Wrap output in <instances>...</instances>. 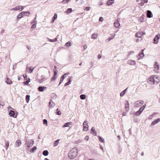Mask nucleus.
I'll use <instances>...</instances> for the list:
<instances>
[{
  "instance_id": "nucleus-57",
  "label": "nucleus",
  "mask_w": 160,
  "mask_h": 160,
  "mask_svg": "<svg viewBox=\"0 0 160 160\" xmlns=\"http://www.w3.org/2000/svg\"><path fill=\"white\" fill-rule=\"evenodd\" d=\"M140 1L143 3H147L148 1V0H140Z\"/></svg>"
},
{
  "instance_id": "nucleus-36",
  "label": "nucleus",
  "mask_w": 160,
  "mask_h": 160,
  "mask_svg": "<svg viewBox=\"0 0 160 160\" xmlns=\"http://www.w3.org/2000/svg\"><path fill=\"white\" fill-rule=\"evenodd\" d=\"M56 114L58 115H60L61 114V112L60 110L59 109L57 108V112H56Z\"/></svg>"
},
{
  "instance_id": "nucleus-1",
  "label": "nucleus",
  "mask_w": 160,
  "mask_h": 160,
  "mask_svg": "<svg viewBox=\"0 0 160 160\" xmlns=\"http://www.w3.org/2000/svg\"><path fill=\"white\" fill-rule=\"evenodd\" d=\"M78 152L77 148H72L70 150L68 154V156L71 159H74L77 155Z\"/></svg>"
},
{
  "instance_id": "nucleus-52",
  "label": "nucleus",
  "mask_w": 160,
  "mask_h": 160,
  "mask_svg": "<svg viewBox=\"0 0 160 160\" xmlns=\"http://www.w3.org/2000/svg\"><path fill=\"white\" fill-rule=\"evenodd\" d=\"M125 92L123 91L120 93V95L121 97L123 96L125 94Z\"/></svg>"
},
{
  "instance_id": "nucleus-6",
  "label": "nucleus",
  "mask_w": 160,
  "mask_h": 160,
  "mask_svg": "<svg viewBox=\"0 0 160 160\" xmlns=\"http://www.w3.org/2000/svg\"><path fill=\"white\" fill-rule=\"evenodd\" d=\"M9 115L10 117H13L14 118H16L17 116V114H15V112L12 110H10Z\"/></svg>"
},
{
  "instance_id": "nucleus-37",
  "label": "nucleus",
  "mask_w": 160,
  "mask_h": 160,
  "mask_svg": "<svg viewBox=\"0 0 160 160\" xmlns=\"http://www.w3.org/2000/svg\"><path fill=\"white\" fill-rule=\"evenodd\" d=\"M157 113H154L153 114H152L148 118L149 119H152V117H154V116L157 114Z\"/></svg>"
},
{
  "instance_id": "nucleus-51",
  "label": "nucleus",
  "mask_w": 160,
  "mask_h": 160,
  "mask_svg": "<svg viewBox=\"0 0 160 160\" xmlns=\"http://www.w3.org/2000/svg\"><path fill=\"white\" fill-rule=\"evenodd\" d=\"M41 77H42V76ZM47 79V78H42L41 79V82H43V81H44L45 80H46Z\"/></svg>"
},
{
  "instance_id": "nucleus-41",
  "label": "nucleus",
  "mask_w": 160,
  "mask_h": 160,
  "mask_svg": "<svg viewBox=\"0 0 160 160\" xmlns=\"http://www.w3.org/2000/svg\"><path fill=\"white\" fill-rule=\"evenodd\" d=\"M59 140H60L59 139H57V140H56L55 142L54 143V146H56L58 145Z\"/></svg>"
},
{
  "instance_id": "nucleus-30",
  "label": "nucleus",
  "mask_w": 160,
  "mask_h": 160,
  "mask_svg": "<svg viewBox=\"0 0 160 160\" xmlns=\"http://www.w3.org/2000/svg\"><path fill=\"white\" fill-rule=\"evenodd\" d=\"M98 34L96 33H93L92 36V38L95 39L97 38Z\"/></svg>"
},
{
  "instance_id": "nucleus-34",
  "label": "nucleus",
  "mask_w": 160,
  "mask_h": 160,
  "mask_svg": "<svg viewBox=\"0 0 160 160\" xmlns=\"http://www.w3.org/2000/svg\"><path fill=\"white\" fill-rule=\"evenodd\" d=\"M80 97L81 99L84 100L86 98V96L84 94H81L80 95Z\"/></svg>"
},
{
  "instance_id": "nucleus-25",
  "label": "nucleus",
  "mask_w": 160,
  "mask_h": 160,
  "mask_svg": "<svg viewBox=\"0 0 160 160\" xmlns=\"http://www.w3.org/2000/svg\"><path fill=\"white\" fill-rule=\"evenodd\" d=\"M6 82L7 84H11L12 83V82L9 78H7L6 80Z\"/></svg>"
},
{
  "instance_id": "nucleus-35",
  "label": "nucleus",
  "mask_w": 160,
  "mask_h": 160,
  "mask_svg": "<svg viewBox=\"0 0 160 160\" xmlns=\"http://www.w3.org/2000/svg\"><path fill=\"white\" fill-rule=\"evenodd\" d=\"M70 125H71V122H67L63 125V127H69Z\"/></svg>"
},
{
  "instance_id": "nucleus-23",
  "label": "nucleus",
  "mask_w": 160,
  "mask_h": 160,
  "mask_svg": "<svg viewBox=\"0 0 160 160\" xmlns=\"http://www.w3.org/2000/svg\"><path fill=\"white\" fill-rule=\"evenodd\" d=\"M154 76V84H157L160 82L159 80V79L156 76Z\"/></svg>"
},
{
  "instance_id": "nucleus-10",
  "label": "nucleus",
  "mask_w": 160,
  "mask_h": 160,
  "mask_svg": "<svg viewBox=\"0 0 160 160\" xmlns=\"http://www.w3.org/2000/svg\"><path fill=\"white\" fill-rule=\"evenodd\" d=\"M25 16V12H21L19 13L17 16V18L18 19H20L23 17Z\"/></svg>"
},
{
  "instance_id": "nucleus-45",
  "label": "nucleus",
  "mask_w": 160,
  "mask_h": 160,
  "mask_svg": "<svg viewBox=\"0 0 160 160\" xmlns=\"http://www.w3.org/2000/svg\"><path fill=\"white\" fill-rule=\"evenodd\" d=\"M65 45L68 47H70L71 45V43L69 41L65 44Z\"/></svg>"
},
{
  "instance_id": "nucleus-47",
  "label": "nucleus",
  "mask_w": 160,
  "mask_h": 160,
  "mask_svg": "<svg viewBox=\"0 0 160 160\" xmlns=\"http://www.w3.org/2000/svg\"><path fill=\"white\" fill-rule=\"evenodd\" d=\"M53 71L54 72V75L56 76L58 73V71L57 69H53Z\"/></svg>"
},
{
  "instance_id": "nucleus-14",
  "label": "nucleus",
  "mask_w": 160,
  "mask_h": 160,
  "mask_svg": "<svg viewBox=\"0 0 160 160\" xmlns=\"http://www.w3.org/2000/svg\"><path fill=\"white\" fill-rule=\"evenodd\" d=\"M22 144V141L20 140H18L15 142V145L16 147H19Z\"/></svg>"
},
{
  "instance_id": "nucleus-58",
  "label": "nucleus",
  "mask_w": 160,
  "mask_h": 160,
  "mask_svg": "<svg viewBox=\"0 0 160 160\" xmlns=\"http://www.w3.org/2000/svg\"><path fill=\"white\" fill-rule=\"evenodd\" d=\"M91 8V7H86V8L85 10H86L87 11H88Z\"/></svg>"
},
{
  "instance_id": "nucleus-28",
  "label": "nucleus",
  "mask_w": 160,
  "mask_h": 160,
  "mask_svg": "<svg viewBox=\"0 0 160 160\" xmlns=\"http://www.w3.org/2000/svg\"><path fill=\"white\" fill-rule=\"evenodd\" d=\"M114 26L115 27L118 28L119 27L120 24L118 21H116L114 23Z\"/></svg>"
},
{
  "instance_id": "nucleus-26",
  "label": "nucleus",
  "mask_w": 160,
  "mask_h": 160,
  "mask_svg": "<svg viewBox=\"0 0 160 160\" xmlns=\"http://www.w3.org/2000/svg\"><path fill=\"white\" fill-rule=\"evenodd\" d=\"M114 0H109L108 1L107 4V5L110 6L112 4L114 3Z\"/></svg>"
},
{
  "instance_id": "nucleus-22",
  "label": "nucleus",
  "mask_w": 160,
  "mask_h": 160,
  "mask_svg": "<svg viewBox=\"0 0 160 160\" xmlns=\"http://www.w3.org/2000/svg\"><path fill=\"white\" fill-rule=\"evenodd\" d=\"M34 68H28V67H27L26 68V71L31 73L32 72Z\"/></svg>"
},
{
  "instance_id": "nucleus-61",
  "label": "nucleus",
  "mask_w": 160,
  "mask_h": 160,
  "mask_svg": "<svg viewBox=\"0 0 160 160\" xmlns=\"http://www.w3.org/2000/svg\"><path fill=\"white\" fill-rule=\"evenodd\" d=\"M11 11H17L16 7L11 9Z\"/></svg>"
},
{
  "instance_id": "nucleus-7",
  "label": "nucleus",
  "mask_w": 160,
  "mask_h": 160,
  "mask_svg": "<svg viewBox=\"0 0 160 160\" xmlns=\"http://www.w3.org/2000/svg\"><path fill=\"white\" fill-rule=\"evenodd\" d=\"M154 76H152L148 79V82L151 84H154Z\"/></svg>"
},
{
  "instance_id": "nucleus-39",
  "label": "nucleus",
  "mask_w": 160,
  "mask_h": 160,
  "mask_svg": "<svg viewBox=\"0 0 160 160\" xmlns=\"http://www.w3.org/2000/svg\"><path fill=\"white\" fill-rule=\"evenodd\" d=\"M47 89V87H45L41 86V92H42L45 90Z\"/></svg>"
},
{
  "instance_id": "nucleus-44",
  "label": "nucleus",
  "mask_w": 160,
  "mask_h": 160,
  "mask_svg": "<svg viewBox=\"0 0 160 160\" xmlns=\"http://www.w3.org/2000/svg\"><path fill=\"white\" fill-rule=\"evenodd\" d=\"M37 149V147L36 146H34L30 152H33Z\"/></svg>"
},
{
  "instance_id": "nucleus-24",
  "label": "nucleus",
  "mask_w": 160,
  "mask_h": 160,
  "mask_svg": "<svg viewBox=\"0 0 160 160\" xmlns=\"http://www.w3.org/2000/svg\"><path fill=\"white\" fill-rule=\"evenodd\" d=\"M91 132L95 136L97 135V132L96 131L95 129L93 128L92 127L91 129Z\"/></svg>"
},
{
  "instance_id": "nucleus-50",
  "label": "nucleus",
  "mask_w": 160,
  "mask_h": 160,
  "mask_svg": "<svg viewBox=\"0 0 160 160\" xmlns=\"http://www.w3.org/2000/svg\"><path fill=\"white\" fill-rule=\"evenodd\" d=\"M69 1H70V0H63L62 1V2L63 3H67Z\"/></svg>"
},
{
  "instance_id": "nucleus-29",
  "label": "nucleus",
  "mask_w": 160,
  "mask_h": 160,
  "mask_svg": "<svg viewBox=\"0 0 160 160\" xmlns=\"http://www.w3.org/2000/svg\"><path fill=\"white\" fill-rule=\"evenodd\" d=\"M31 23L32 24V25L31 27V28L32 29L35 28L36 27V22L34 21L33 22H32Z\"/></svg>"
},
{
  "instance_id": "nucleus-4",
  "label": "nucleus",
  "mask_w": 160,
  "mask_h": 160,
  "mask_svg": "<svg viewBox=\"0 0 160 160\" xmlns=\"http://www.w3.org/2000/svg\"><path fill=\"white\" fill-rule=\"evenodd\" d=\"M154 71L155 72L158 73V70L159 69V64L157 62H155V64L154 65Z\"/></svg>"
},
{
  "instance_id": "nucleus-48",
  "label": "nucleus",
  "mask_w": 160,
  "mask_h": 160,
  "mask_svg": "<svg viewBox=\"0 0 160 160\" xmlns=\"http://www.w3.org/2000/svg\"><path fill=\"white\" fill-rule=\"evenodd\" d=\"M57 18V14L56 13H55L54 14V16L52 18V19L55 20Z\"/></svg>"
},
{
  "instance_id": "nucleus-46",
  "label": "nucleus",
  "mask_w": 160,
  "mask_h": 160,
  "mask_svg": "<svg viewBox=\"0 0 160 160\" xmlns=\"http://www.w3.org/2000/svg\"><path fill=\"white\" fill-rule=\"evenodd\" d=\"M30 80L29 78L28 80H27L25 82V85H28L29 82H30Z\"/></svg>"
},
{
  "instance_id": "nucleus-33",
  "label": "nucleus",
  "mask_w": 160,
  "mask_h": 160,
  "mask_svg": "<svg viewBox=\"0 0 160 160\" xmlns=\"http://www.w3.org/2000/svg\"><path fill=\"white\" fill-rule=\"evenodd\" d=\"M42 154L45 156H47L48 154V152L47 150H44L42 152Z\"/></svg>"
},
{
  "instance_id": "nucleus-53",
  "label": "nucleus",
  "mask_w": 160,
  "mask_h": 160,
  "mask_svg": "<svg viewBox=\"0 0 160 160\" xmlns=\"http://www.w3.org/2000/svg\"><path fill=\"white\" fill-rule=\"evenodd\" d=\"M134 53V52L133 51H131L129 52L128 54V56H129L131 54H133Z\"/></svg>"
},
{
  "instance_id": "nucleus-32",
  "label": "nucleus",
  "mask_w": 160,
  "mask_h": 160,
  "mask_svg": "<svg viewBox=\"0 0 160 160\" xmlns=\"http://www.w3.org/2000/svg\"><path fill=\"white\" fill-rule=\"evenodd\" d=\"M145 107H146V105H143L140 108L139 110L142 113V111H143V110L144 109V108H145Z\"/></svg>"
},
{
  "instance_id": "nucleus-9",
  "label": "nucleus",
  "mask_w": 160,
  "mask_h": 160,
  "mask_svg": "<svg viewBox=\"0 0 160 160\" xmlns=\"http://www.w3.org/2000/svg\"><path fill=\"white\" fill-rule=\"evenodd\" d=\"M160 121V118H158L156 120H154L152 122V123L150 125L151 127H152L154 125L158 123Z\"/></svg>"
},
{
  "instance_id": "nucleus-64",
  "label": "nucleus",
  "mask_w": 160,
  "mask_h": 160,
  "mask_svg": "<svg viewBox=\"0 0 160 160\" xmlns=\"http://www.w3.org/2000/svg\"><path fill=\"white\" fill-rule=\"evenodd\" d=\"M102 57V55L101 54H99L98 56V58L99 59H100Z\"/></svg>"
},
{
  "instance_id": "nucleus-49",
  "label": "nucleus",
  "mask_w": 160,
  "mask_h": 160,
  "mask_svg": "<svg viewBox=\"0 0 160 160\" xmlns=\"http://www.w3.org/2000/svg\"><path fill=\"white\" fill-rule=\"evenodd\" d=\"M144 20V18L142 16V17H140L139 18V21L141 22H143V21Z\"/></svg>"
},
{
  "instance_id": "nucleus-5",
  "label": "nucleus",
  "mask_w": 160,
  "mask_h": 160,
  "mask_svg": "<svg viewBox=\"0 0 160 160\" xmlns=\"http://www.w3.org/2000/svg\"><path fill=\"white\" fill-rule=\"evenodd\" d=\"M144 103L143 101H139L136 102L135 103V106L136 107H140Z\"/></svg>"
},
{
  "instance_id": "nucleus-27",
  "label": "nucleus",
  "mask_w": 160,
  "mask_h": 160,
  "mask_svg": "<svg viewBox=\"0 0 160 160\" xmlns=\"http://www.w3.org/2000/svg\"><path fill=\"white\" fill-rule=\"evenodd\" d=\"M115 36V34H113V35H112L110 37H109L106 40V41L107 42L110 41L111 40L113 39L114 38Z\"/></svg>"
},
{
  "instance_id": "nucleus-17",
  "label": "nucleus",
  "mask_w": 160,
  "mask_h": 160,
  "mask_svg": "<svg viewBox=\"0 0 160 160\" xmlns=\"http://www.w3.org/2000/svg\"><path fill=\"white\" fill-rule=\"evenodd\" d=\"M147 16L148 18H151L152 17V14L150 11L148 10L147 11Z\"/></svg>"
},
{
  "instance_id": "nucleus-12",
  "label": "nucleus",
  "mask_w": 160,
  "mask_h": 160,
  "mask_svg": "<svg viewBox=\"0 0 160 160\" xmlns=\"http://www.w3.org/2000/svg\"><path fill=\"white\" fill-rule=\"evenodd\" d=\"M68 75V74L65 73L62 75V76L61 77V79L60 80V83L59 84V85H60L62 83V82L63 81V80L64 79V78L65 77H66Z\"/></svg>"
},
{
  "instance_id": "nucleus-59",
  "label": "nucleus",
  "mask_w": 160,
  "mask_h": 160,
  "mask_svg": "<svg viewBox=\"0 0 160 160\" xmlns=\"http://www.w3.org/2000/svg\"><path fill=\"white\" fill-rule=\"evenodd\" d=\"M100 148L103 151V152H104V150L102 146L100 145Z\"/></svg>"
},
{
  "instance_id": "nucleus-16",
  "label": "nucleus",
  "mask_w": 160,
  "mask_h": 160,
  "mask_svg": "<svg viewBox=\"0 0 160 160\" xmlns=\"http://www.w3.org/2000/svg\"><path fill=\"white\" fill-rule=\"evenodd\" d=\"M143 35V32H138L136 33L135 36L138 38H140Z\"/></svg>"
},
{
  "instance_id": "nucleus-55",
  "label": "nucleus",
  "mask_w": 160,
  "mask_h": 160,
  "mask_svg": "<svg viewBox=\"0 0 160 160\" xmlns=\"http://www.w3.org/2000/svg\"><path fill=\"white\" fill-rule=\"evenodd\" d=\"M23 77L24 78V79H25V80H27V79H28V77H27V76L26 75H25V74H24L23 75Z\"/></svg>"
},
{
  "instance_id": "nucleus-42",
  "label": "nucleus",
  "mask_w": 160,
  "mask_h": 160,
  "mask_svg": "<svg viewBox=\"0 0 160 160\" xmlns=\"http://www.w3.org/2000/svg\"><path fill=\"white\" fill-rule=\"evenodd\" d=\"M43 124L46 125V126L48 125V121L46 119H44L43 120Z\"/></svg>"
},
{
  "instance_id": "nucleus-62",
  "label": "nucleus",
  "mask_w": 160,
  "mask_h": 160,
  "mask_svg": "<svg viewBox=\"0 0 160 160\" xmlns=\"http://www.w3.org/2000/svg\"><path fill=\"white\" fill-rule=\"evenodd\" d=\"M103 20V18L101 17L99 18V21L101 22H102V21Z\"/></svg>"
},
{
  "instance_id": "nucleus-21",
  "label": "nucleus",
  "mask_w": 160,
  "mask_h": 160,
  "mask_svg": "<svg viewBox=\"0 0 160 160\" xmlns=\"http://www.w3.org/2000/svg\"><path fill=\"white\" fill-rule=\"evenodd\" d=\"M129 104L128 102V101H127L126 102V104H125V109H126V111L127 112H128V110H129Z\"/></svg>"
},
{
  "instance_id": "nucleus-2",
  "label": "nucleus",
  "mask_w": 160,
  "mask_h": 160,
  "mask_svg": "<svg viewBox=\"0 0 160 160\" xmlns=\"http://www.w3.org/2000/svg\"><path fill=\"white\" fill-rule=\"evenodd\" d=\"M34 143V141L32 139L26 140L25 145L28 148L31 147Z\"/></svg>"
},
{
  "instance_id": "nucleus-63",
  "label": "nucleus",
  "mask_w": 160,
  "mask_h": 160,
  "mask_svg": "<svg viewBox=\"0 0 160 160\" xmlns=\"http://www.w3.org/2000/svg\"><path fill=\"white\" fill-rule=\"evenodd\" d=\"M139 4H140V6H142L143 5H144V3L143 2H140Z\"/></svg>"
},
{
  "instance_id": "nucleus-18",
  "label": "nucleus",
  "mask_w": 160,
  "mask_h": 160,
  "mask_svg": "<svg viewBox=\"0 0 160 160\" xmlns=\"http://www.w3.org/2000/svg\"><path fill=\"white\" fill-rule=\"evenodd\" d=\"M69 78V81H68L66 82L65 84H64V86L66 87L68 85H70L71 84V82L72 81V77H68Z\"/></svg>"
},
{
  "instance_id": "nucleus-56",
  "label": "nucleus",
  "mask_w": 160,
  "mask_h": 160,
  "mask_svg": "<svg viewBox=\"0 0 160 160\" xmlns=\"http://www.w3.org/2000/svg\"><path fill=\"white\" fill-rule=\"evenodd\" d=\"M56 76H54V75L51 78V80L52 81H53V80L55 79L56 78Z\"/></svg>"
},
{
  "instance_id": "nucleus-20",
  "label": "nucleus",
  "mask_w": 160,
  "mask_h": 160,
  "mask_svg": "<svg viewBox=\"0 0 160 160\" xmlns=\"http://www.w3.org/2000/svg\"><path fill=\"white\" fill-rule=\"evenodd\" d=\"M16 7L17 10H20V11L22 10L24 8V7L22 6H18Z\"/></svg>"
},
{
  "instance_id": "nucleus-31",
  "label": "nucleus",
  "mask_w": 160,
  "mask_h": 160,
  "mask_svg": "<svg viewBox=\"0 0 160 160\" xmlns=\"http://www.w3.org/2000/svg\"><path fill=\"white\" fill-rule=\"evenodd\" d=\"M99 141L105 143V141L100 136H98Z\"/></svg>"
},
{
  "instance_id": "nucleus-40",
  "label": "nucleus",
  "mask_w": 160,
  "mask_h": 160,
  "mask_svg": "<svg viewBox=\"0 0 160 160\" xmlns=\"http://www.w3.org/2000/svg\"><path fill=\"white\" fill-rule=\"evenodd\" d=\"M141 112L138 110V111L136 112L135 113H134V114H135L136 116H139L141 114Z\"/></svg>"
},
{
  "instance_id": "nucleus-43",
  "label": "nucleus",
  "mask_w": 160,
  "mask_h": 160,
  "mask_svg": "<svg viewBox=\"0 0 160 160\" xmlns=\"http://www.w3.org/2000/svg\"><path fill=\"white\" fill-rule=\"evenodd\" d=\"M66 12L68 13H70L72 12V9L71 8H68L67 9Z\"/></svg>"
},
{
  "instance_id": "nucleus-11",
  "label": "nucleus",
  "mask_w": 160,
  "mask_h": 160,
  "mask_svg": "<svg viewBox=\"0 0 160 160\" xmlns=\"http://www.w3.org/2000/svg\"><path fill=\"white\" fill-rule=\"evenodd\" d=\"M144 50V49H142V50L141 51L138 55L137 58H138V59H140L142 57H143L144 56V54L143 53Z\"/></svg>"
},
{
  "instance_id": "nucleus-8",
  "label": "nucleus",
  "mask_w": 160,
  "mask_h": 160,
  "mask_svg": "<svg viewBox=\"0 0 160 160\" xmlns=\"http://www.w3.org/2000/svg\"><path fill=\"white\" fill-rule=\"evenodd\" d=\"M160 38V34H158L156 35L154 38L153 41L155 44H157L158 42V40Z\"/></svg>"
},
{
  "instance_id": "nucleus-54",
  "label": "nucleus",
  "mask_w": 160,
  "mask_h": 160,
  "mask_svg": "<svg viewBox=\"0 0 160 160\" xmlns=\"http://www.w3.org/2000/svg\"><path fill=\"white\" fill-rule=\"evenodd\" d=\"M25 12V15L27 16L30 14V12L29 11L24 12Z\"/></svg>"
},
{
  "instance_id": "nucleus-13",
  "label": "nucleus",
  "mask_w": 160,
  "mask_h": 160,
  "mask_svg": "<svg viewBox=\"0 0 160 160\" xmlns=\"http://www.w3.org/2000/svg\"><path fill=\"white\" fill-rule=\"evenodd\" d=\"M55 103L53 102L52 100L51 99L49 103V107L50 108H52L55 106Z\"/></svg>"
},
{
  "instance_id": "nucleus-60",
  "label": "nucleus",
  "mask_w": 160,
  "mask_h": 160,
  "mask_svg": "<svg viewBox=\"0 0 160 160\" xmlns=\"http://www.w3.org/2000/svg\"><path fill=\"white\" fill-rule=\"evenodd\" d=\"M89 139V137L88 136H86L85 138V139L86 140L88 141Z\"/></svg>"
},
{
  "instance_id": "nucleus-19",
  "label": "nucleus",
  "mask_w": 160,
  "mask_h": 160,
  "mask_svg": "<svg viewBox=\"0 0 160 160\" xmlns=\"http://www.w3.org/2000/svg\"><path fill=\"white\" fill-rule=\"evenodd\" d=\"M9 142L8 141L6 140L5 141V146H4L6 149L7 150L9 147Z\"/></svg>"
},
{
  "instance_id": "nucleus-38",
  "label": "nucleus",
  "mask_w": 160,
  "mask_h": 160,
  "mask_svg": "<svg viewBox=\"0 0 160 160\" xmlns=\"http://www.w3.org/2000/svg\"><path fill=\"white\" fill-rule=\"evenodd\" d=\"M30 99V96L29 95H27L26 97V100L27 103H28Z\"/></svg>"
},
{
  "instance_id": "nucleus-3",
  "label": "nucleus",
  "mask_w": 160,
  "mask_h": 160,
  "mask_svg": "<svg viewBox=\"0 0 160 160\" xmlns=\"http://www.w3.org/2000/svg\"><path fill=\"white\" fill-rule=\"evenodd\" d=\"M88 122L87 120H85L83 123V131H87L88 130Z\"/></svg>"
},
{
  "instance_id": "nucleus-15",
  "label": "nucleus",
  "mask_w": 160,
  "mask_h": 160,
  "mask_svg": "<svg viewBox=\"0 0 160 160\" xmlns=\"http://www.w3.org/2000/svg\"><path fill=\"white\" fill-rule=\"evenodd\" d=\"M128 63L131 65H134L136 64V62L134 60H129L128 61Z\"/></svg>"
}]
</instances>
